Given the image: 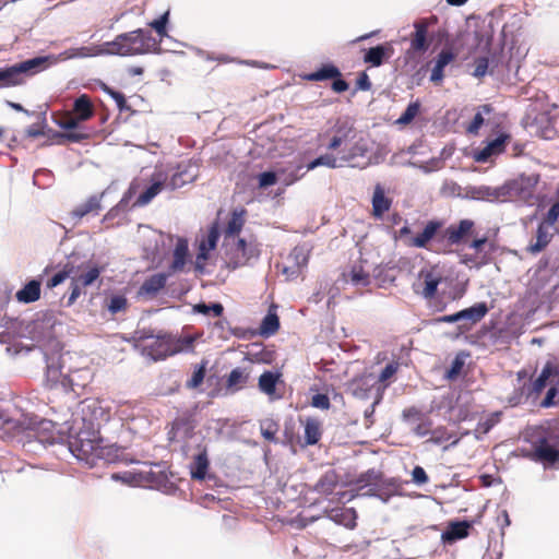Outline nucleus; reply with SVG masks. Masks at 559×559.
Returning a JSON list of instances; mask_svg holds the SVG:
<instances>
[{"label": "nucleus", "instance_id": "nucleus-1", "mask_svg": "<svg viewBox=\"0 0 559 559\" xmlns=\"http://www.w3.org/2000/svg\"><path fill=\"white\" fill-rule=\"evenodd\" d=\"M442 227V221L427 222L423 231L412 238L411 246L438 253L450 252L453 246L465 243L468 237L474 235L475 222L468 218L461 219L457 224H451L439 235Z\"/></svg>", "mask_w": 559, "mask_h": 559}, {"label": "nucleus", "instance_id": "nucleus-2", "mask_svg": "<svg viewBox=\"0 0 559 559\" xmlns=\"http://www.w3.org/2000/svg\"><path fill=\"white\" fill-rule=\"evenodd\" d=\"M169 14V10H166L158 19L148 23V26L158 35L159 40H156L150 31L138 28L120 34L112 41L106 43L107 51L120 56H135L155 51L162 39L168 36Z\"/></svg>", "mask_w": 559, "mask_h": 559}, {"label": "nucleus", "instance_id": "nucleus-3", "mask_svg": "<svg viewBox=\"0 0 559 559\" xmlns=\"http://www.w3.org/2000/svg\"><path fill=\"white\" fill-rule=\"evenodd\" d=\"M91 427L80 429L75 436L69 439V449L72 454L90 467L97 464L99 460L116 462L123 459V449L117 445H104L99 431Z\"/></svg>", "mask_w": 559, "mask_h": 559}, {"label": "nucleus", "instance_id": "nucleus-4", "mask_svg": "<svg viewBox=\"0 0 559 559\" xmlns=\"http://www.w3.org/2000/svg\"><path fill=\"white\" fill-rule=\"evenodd\" d=\"M50 59L51 57H35L11 67L0 68V86L10 87L24 84L25 75H33L47 69L51 64Z\"/></svg>", "mask_w": 559, "mask_h": 559}, {"label": "nucleus", "instance_id": "nucleus-5", "mask_svg": "<svg viewBox=\"0 0 559 559\" xmlns=\"http://www.w3.org/2000/svg\"><path fill=\"white\" fill-rule=\"evenodd\" d=\"M540 181L539 174H520L515 178L507 180L506 197L508 201H520L532 205L536 200V190Z\"/></svg>", "mask_w": 559, "mask_h": 559}, {"label": "nucleus", "instance_id": "nucleus-6", "mask_svg": "<svg viewBox=\"0 0 559 559\" xmlns=\"http://www.w3.org/2000/svg\"><path fill=\"white\" fill-rule=\"evenodd\" d=\"M367 153H368V146H367L366 142L362 139H360L358 141H354L353 145L347 150V153L343 154L340 157V160L342 162L341 164L337 163V158L334 155L323 154V155H320L319 157H317L316 159H313L312 162H310L307 165V170H312L319 166H325L329 168H337V167L342 166L344 163L355 167L356 164H354V160L357 157L366 156Z\"/></svg>", "mask_w": 559, "mask_h": 559}, {"label": "nucleus", "instance_id": "nucleus-7", "mask_svg": "<svg viewBox=\"0 0 559 559\" xmlns=\"http://www.w3.org/2000/svg\"><path fill=\"white\" fill-rule=\"evenodd\" d=\"M443 281L442 270L438 265L424 267L419 271L413 289L417 295L431 300L438 293V286Z\"/></svg>", "mask_w": 559, "mask_h": 559}, {"label": "nucleus", "instance_id": "nucleus-8", "mask_svg": "<svg viewBox=\"0 0 559 559\" xmlns=\"http://www.w3.org/2000/svg\"><path fill=\"white\" fill-rule=\"evenodd\" d=\"M357 136V130L349 119H337L331 129H329L321 139H328L326 148L330 151H336L341 146L352 142Z\"/></svg>", "mask_w": 559, "mask_h": 559}, {"label": "nucleus", "instance_id": "nucleus-9", "mask_svg": "<svg viewBox=\"0 0 559 559\" xmlns=\"http://www.w3.org/2000/svg\"><path fill=\"white\" fill-rule=\"evenodd\" d=\"M142 353L152 360H163L171 354L170 335L141 336Z\"/></svg>", "mask_w": 559, "mask_h": 559}, {"label": "nucleus", "instance_id": "nucleus-10", "mask_svg": "<svg viewBox=\"0 0 559 559\" xmlns=\"http://www.w3.org/2000/svg\"><path fill=\"white\" fill-rule=\"evenodd\" d=\"M302 79L310 82L332 80V90L335 93H344L348 90V83L342 79L340 69L333 63H324L318 70L302 75Z\"/></svg>", "mask_w": 559, "mask_h": 559}, {"label": "nucleus", "instance_id": "nucleus-11", "mask_svg": "<svg viewBox=\"0 0 559 559\" xmlns=\"http://www.w3.org/2000/svg\"><path fill=\"white\" fill-rule=\"evenodd\" d=\"M102 271V267L93 265L88 266L80 274L74 273L71 275V293L67 300L68 307L72 306L78 300L83 288L92 285L99 277Z\"/></svg>", "mask_w": 559, "mask_h": 559}, {"label": "nucleus", "instance_id": "nucleus-12", "mask_svg": "<svg viewBox=\"0 0 559 559\" xmlns=\"http://www.w3.org/2000/svg\"><path fill=\"white\" fill-rule=\"evenodd\" d=\"M511 141V134L502 132L492 140H487L483 147L475 150L474 159L478 163H487L492 157L502 154L507 144Z\"/></svg>", "mask_w": 559, "mask_h": 559}, {"label": "nucleus", "instance_id": "nucleus-13", "mask_svg": "<svg viewBox=\"0 0 559 559\" xmlns=\"http://www.w3.org/2000/svg\"><path fill=\"white\" fill-rule=\"evenodd\" d=\"M437 16L432 15L427 19H420L414 23V33L411 34V50L414 52H425L430 46L428 40V28L431 24H436Z\"/></svg>", "mask_w": 559, "mask_h": 559}, {"label": "nucleus", "instance_id": "nucleus-14", "mask_svg": "<svg viewBox=\"0 0 559 559\" xmlns=\"http://www.w3.org/2000/svg\"><path fill=\"white\" fill-rule=\"evenodd\" d=\"M226 255L228 267L235 270L247 264L252 257L258 255V252L254 247L248 246L245 239L238 238L235 246L226 252Z\"/></svg>", "mask_w": 559, "mask_h": 559}, {"label": "nucleus", "instance_id": "nucleus-15", "mask_svg": "<svg viewBox=\"0 0 559 559\" xmlns=\"http://www.w3.org/2000/svg\"><path fill=\"white\" fill-rule=\"evenodd\" d=\"M456 58V55L452 51V49L444 48L442 49L433 61V67L431 69L430 81L435 85H441L444 79V68L453 62Z\"/></svg>", "mask_w": 559, "mask_h": 559}, {"label": "nucleus", "instance_id": "nucleus-16", "mask_svg": "<svg viewBox=\"0 0 559 559\" xmlns=\"http://www.w3.org/2000/svg\"><path fill=\"white\" fill-rule=\"evenodd\" d=\"M531 457L540 462L555 463L559 460V450L550 445L546 437H542L535 442Z\"/></svg>", "mask_w": 559, "mask_h": 559}, {"label": "nucleus", "instance_id": "nucleus-17", "mask_svg": "<svg viewBox=\"0 0 559 559\" xmlns=\"http://www.w3.org/2000/svg\"><path fill=\"white\" fill-rule=\"evenodd\" d=\"M166 176L163 173L152 175V183L136 199L135 204L143 206L148 204L164 188Z\"/></svg>", "mask_w": 559, "mask_h": 559}, {"label": "nucleus", "instance_id": "nucleus-18", "mask_svg": "<svg viewBox=\"0 0 559 559\" xmlns=\"http://www.w3.org/2000/svg\"><path fill=\"white\" fill-rule=\"evenodd\" d=\"M489 308L486 302H478L474 306L459 311L460 320L465 321L463 328L469 329V326L481 321L488 313Z\"/></svg>", "mask_w": 559, "mask_h": 559}, {"label": "nucleus", "instance_id": "nucleus-19", "mask_svg": "<svg viewBox=\"0 0 559 559\" xmlns=\"http://www.w3.org/2000/svg\"><path fill=\"white\" fill-rule=\"evenodd\" d=\"M301 423L305 429V442L301 445L304 448L308 445H316L322 438V421L316 417H307Z\"/></svg>", "mask_w": 559, "mask_h": 559}, {"label": "nucleus", "instance_id": "nucleus-20", "mask_svg": "<svg viewBox=\"0 0 559 559\" xmlns=\"http://www.w3.org/2000/svg\"><path fill=\"white\" fill-rule=\"evenodd\" d=\"M80 123L87 121L95 115V108L91 97L86 94L80 95L75 98L72 109L70 110Z\"/></svg>", "mask_w": 559, "mask_h": 559}, {"label": "nucleus", "instance_id": "nucleus-21", "mask_svg": "<svg viewBox=\"0 0 559 559\" xmlns=\"http://www.w3.org/2000/svg\"><path fill=\"white\" fill-rule=\"evenodd\" d=\"M488 242V238L486 236H483L480 238H474L471 243L469 248L475 250V254H464L462 255V262L467 265H474V266H481L487 264L488 260L486 258V254L480 255L483 252L484 246Z\"/></svg>", "mask_w": 559, "mask_h": 559}, {"label": "nucleus", "instance_id": "nucleus-22", "mask_svg": "<svg viewBox=\"0 0 559 559\" xmlns=\"http://www.w3.org/2000/svg\"><path fill=\"white\" fill-rule=\"evenodd\" d=\"M188 251V241L183 238L178 239L173 252V262L168 270L169 275L183 271L187 263Z\"/></svg>", "mask_w": 559, "mask_h": 559}, {"label": "nucleus", "instance_id": "nucleus-23", "mask_svg": "<svg viewBox=\"0 0 559 559\" xmlns=\"http://www.w3.org/2000/svg\"><path fill=\"white\" fill-rule=\"evenodd\" d=\"M102 210L100 197L92 195L85 202L75 206L70 215L74 221H81L88 214L97 215Z\"/></svg>", "mask_w": 559, "mask_h": 559}, {"label": "nucleus", "instance_id": "nucleus-24", "mask_svg": "<svg viewBox=\"0 0 559 559\" xmlns=\"http://www.w3.org/2000/svg\"><path fill=\"white\" fill-rule=\"evenodd\" d=\"M210 467V461L207 456V451L204 448L199 454L193 457V461L190 463V475L192 479L195 480H204L207 469Z\"/></svg>", "mask_w": 559, "mask_h": 559}, {"label": "nucleus", "instance_id": "nucleus-25", "mask_svg": "<svg viewBox=\"0 0 559 559\" xmlns=\"http://www.w3.org/2000/svg\"><path fill=\"white\" fill-rule=\"evenodd\" d=\"M550 226L539 223L536 229V240L527 247L530 253L536 254L542 252L551 241L552 233H550Z\"/></svg>", "mask_w": 559, "mask_h": 559}, {"label": "nucleus", "instance_id": "nucleus-26", "mask_svg": "<svg viewBox=\"0 0 559 559\" xmlns=\"http://www.w3.org/2000/svg\"><path fill=\"white\" fill-rule=\"evenodd\" d=\"M168 273H157L147 277L140 287L141 295L154 296L162 290L167 282Z\"/></svg>", "mask_w": 559, "mask_h": 559}, {"label": "nucleus", "instance_id": "nucleus-27", "mask_svg": "<svg viewBox=\"0 0 559 559\" xmlns=\"http://www.w3.org/2000/svg\"><path fill=\"white\" fill-rule=\"evenodd\" d=\"M392 52L393 49L389 44L378 45L365 53L364 61L372 67H380L385 59L391 57Z\"/></svg>", "mask_w": 559, "mask_h": 559}, {"label": "nucleus", "instance_id": "nucleus-28", "mask_svg": "<svg viewBox=\"0 0 559 559\" xmlns=\"http://www.w3.org/2000/svg\"><path fill=\"white\" fill-rule=\"evenodd\" d=\"M251 370L237 367L230 371L226 379V389L231 392L241 390L249 381Z\"/></svg>", "mask_w": 559, "mask_h": 559}, {"label": "nucleus", "instance_id": "nucleus-29", "mask_svg": "<svg viewBox=\"0 0 559 559\" xmlns=\"http://www.w3.org/2000/svg\"><path fill=\"white\" fill-rule=\"evenodd\" d=\"M471 524L467 521L452 522L449 524L447 531L442 533V539L448 543H453L468 536Z\"/></svg>", "mask_w": 559, "mask_h": 559}, {"label": "nucleus", "instance_id": "nucleus-30", "mask_svg": "<svg viewBox=\"0 0 559 559\" xmlns=\"http://www.w3.org/2000/svg\"><path fill=\"white\" fill-rule=\"evenodd\" d=\"M392 200L386 198L384 190L379 185L374 188L372 195V214L377 218H381L391 207Z\"/></svg>", "mask_w": 559, "mask_h": 559}, {"label": "nucleus", "instance_id": "nucleus-31", "mask_svg": "<svg viewBox=\"0 0 559 559\" xmlns=\"http://www.w3.org/2000/svg\"><path fill=\"white\" fill-rule=\"evenodd\" d=\"M504 183L499 187L480 186L476 189L478 199L489 202H507Z\"/></svg>", "mask_w": 559, "mask_h": 559}, {"label": "nucleus", "instance_id": "nucleus-32", "mask_svg": "<svg viewBox=\"0 0 559 559\" xmlns=\"http://www.w3.org/2000/svg\"><path fill=\"white\" fill-rule=\"evenodd\" d=\"M20 302L29 304L39 299L40 297V282L37 280L29 281L16 295Z\"/></svg>", "mask_w": 559, "mask_h": 559}, {"label": "nucleus", "instance_id": "nucleus-33", "mask_svg": "<svg viewBox=\"0 0 559 559\" xmlns=\"http://www.w3.org/2000/svg\"><path fill=\"white\" fill-rule=\"evenodd\" d=\"M280 330V319L275 311L269 310L267 314L263 318L258 334L263 337H270L277 333Z\"/></svg>", "mask_w": 559, "mask_h": 559}, {"label": "nucleus", "instance_id": "nucleus-34", "mask_svg": "<svg viewBox=\"0 0 559 559\" xmlns=\"http://www.w3.org/2000/svg\"><path fill=\"white\" fill-rule=\"evenodd\" d=\"M195 341L197 336L194 335H170L171 354L176 355L183 352H192L194 348Z\"/></svg>", "mask_w": 559, "mask_h": 559}, {"label": "nucleus", "instance_id": "nucleus-35", "mask_svg": "<svg viewBox=\"0 0 559 559\" xmlns=\"http://www.w3.org/2000/svg\"><path fill=\"white\" fill-rule=\"evenodd\" d=\"M281 373H275L272 371H264L258 382V386L261 392L265 393L269 396H273L276 391V384L280 381Z\"/></svg>", "mask_w": 559, "mask_h": 559}, {"label": "nucleus", "instance_id": "nucleus-36", "mask_svg": "<svg viewBox=\"0 0 559 559\" xmlns=\"http://www.w3.org/2000/svg\"><path fill=\"white\" fill-rule=\"evenodd\" d=\"M189 168V166H186L183 169H181V166L178 167L179 170L171 176L168 183L173 190L179 189L197 179V173H191Z\"/></svg>", "mask_w": 559, "mask_h": 559}, {"label": "nucleus", "instance_id": "nucleus-37", "mask_svg": "<svg viewBox=\"0 0 559 559\" xmlns=\"http://www.w3.org/2000/svg\"><path fill=\"white\" fill-rule=\"evenodd\" d=\"M338 484L337 475L334 471H329L321 476L316 485V490L323 495H331Z\"/></svg>", "mask_w": 559, "mask_h": 559}, {"label": "nucleus", "instance_id": "nucleus-38", "mask_svg": "<svg viewBox=\"0 0 559 559\" xmlns=\"http://www.w3.org/2000/svg\"><path fill=\"white\" fill-rule=\"evenodd\" d=\"M260 431L262 437L273 443H277L276 435L280 431V425L273 418H265L260 421Z\"/></svg>", "mask_w": 559, "mask_h": 559}, {"label": "nucleus", "instance_id": "nucleus-39", "mask_svg": "<svg viewBox=\"0 0 559 559\" xmlns=\"http://www.w3.org/2000/svg\"><path fill=\"white\" fill-rule=\"evenodd\" d=\"M382 474L376 469H368L365 473H361L355 480L354 484L358 488H364L368 486H378L381 483Z\"/></svg>", "mask_w": 559, "mask_h": 559}, {"label": "nucleus", "instance_id": "nucleus-40", "mask_svg": "<svg viewBox=\"0 0 559 559\" xmlns=\"http://www.w3.org/2000/svg\"><path fill=\"white\" fill-rule=\"evenodd\" d=\"M246 211L241 210L240 212L234 211L231 213V216L227 223V226L225 228V235L228 236H236L238 235L245 224V215Z\"/></svg>", "mask_w": 559, "mask_h": 559}, {"label": "nucleus", "instance_id": "nucleus-41", "mask_svg": "<svg viewBox=\"0 0 559 559\" xmlns=\"http://www.w3.org/2000/svg\"><path fill=\"white\" fill-rule=\"evenodd\" d=\"M552 373V369L550 367L549 364H547L540 374L537 377V379L530 385L528 390H527V395H532V394H539L546 386V383L549 379V377L551 376Z\"/></svg>", "mask_w": 559, "mask_h": 559}, {"label": "nucleus", "instance_id": "nucleus-42", "mask_svg": "<svg viewBox=\"0 0 559 559\" xmlns=\"http://www.w3.org/2000/svg\"><path fill=\"white\" fill-rule=\"evenodd\" d=\"M346 281L357 286H368L370 283V275L366 272L362 266L354 265L347 274Z\"/></svg>", "mask_w": 559, "mask_h": 559}, {"label": "nucleus", "instance_id": "nucleus-43", "mask_svg": "<svg viewBox=\"0 0 559 559\" xmlns=\"http://www.w3.org/2000/svg\"><path fill=\"white\" fill-rule=\"evenodd\" d=\"M53 139L57 140V143L63 144L64 142L79 143L86 139H88V134L78 129L68 130L66 132H56Z\"/></svg>", "mask_w": 559, "mask_h": 559}, {"label": "nucleus", "instance_id": "nucleus-44", "mask_svg": "<svg viewBox=\"0 0 559 559\" xmlns=\"http://www.w3.org/2000/svg\"><path fill=\"white\" fill-rule=\"evenodd\" d=\"M75 266L72 263H67L61 271L52 275L47 281V287L53 288L63 283L68 277L74 274Z\"/></svg>", "mask_w": 559, "mask_h": 559}, {"label": "nucleus", "instance_id": "nucleus-45", "mask_svg": "<svg viewBox=\"0 0 559 559\" xmlns=\"http://www.w3.org/2000/svg\"><path fill=\"white\" fill-rule=\"evenodd\" d=\"M218 231L215 227L211 228L205 238L201 239L199 243V251L206 253L207 255L212 250L215 249L218 240Z\"/></svg>", "mask_w": 559, "mask_h": 559}, {"label": "nucleus", "instance_id": "nucleus-46", "mask_svg": "<svg viewBox=\"0 0 559 559\" xmlns=\"http://www.w3.org/2000/svg\"><path fill=\"white\" fill-rule=\"evenodd\" d=\"M501 418L500 412H495L490 414L486 419L479 421L475 429L476 433L486 435L488 433L499 421Z\"/></svg>", "mask_w": 559, "mask_h": 559}, {"label": "nucleus", "instance_id": "nucleus-47", "mask_svg": "<svg viewBox=\"0 0 559 559\" xmlns=\"http://www.w3.org/2000/svg\"><path fill=\"white\" fill-rule=\"evenodd\" d=\"M55 122L66 131L78 129L80 121L75 119L71 111H66L55 119Z\"/></svg>", "mask_w": 559, "mask_h": 559}, {"label": "nucleus", "instance_id": "nucleus-48", "mask_svg": "<svg viewBox=\"0 0 559 559\" xmlns=\"http://www.w3.org/2000/svg\"><path fill=\"white\" fill-rule=\"evenodd\" d=\"M206 371V361H203L198 368L194 369L191 378L187 381V388L197 389L203 383Z\"/></svg>", "mask_w": 559, "mask_h": 559}, {"label": "nucleus", "instance_id": "nucleus-49", "mask_svg": "<svg viewBox=\"0 0 559 559\" xmlns=\"http://www.w3.org/2000/svg\"><path fill=\"white\" fill-rule=\"evenodd\" d=\"M419 110H420V105L418 102L408 104L405 111L397 119V122L401 124L411 123L414 120V118L419 114Z\"/></svg>", "mask_w": 559, "mask_h": 559}, {"label": "nucleus", "instance_id": "nucleus-50", "mask_svg": "<svg viewBox=\"0 0 559 559\" xmlns=\"http://www.w3.org/2000/svg\"><path fill=\"white\" fill-rule=\"evenodd\" d=\"M127 306H128L127 298L121 295H116L110 298L109 304H108V310L115 314L120 311H124L127 309Z\"/></svg>", "mask_w": 559, "mask_h": 559}, {"label": "nucleus", "instance_id": "nucleus-51", "mask_svg": "<svg viewBox=\"0 0 559 559\" xmlns=\"http://www.w3.org/2000/svg\"><path fill=\"white\" fill-rule=\"evenodd\" d=\"M463 367H464V360L460 356H456L452 360L450 368L447 370L445 378L448 380L457 379L463 370Z\"/></svg>", "mask_w": 559, "mask_h": 559}, {"label": "nucleus", "instance_id": "nucleus-52", "mask_svg": "<svg viewBox=\"0 0 559 559\" xmlns=\"http://www.w3.org/2000/svg\"><path fill=\"white\" fill-rule=\"evenodd\" d=\"M431 436L429 441L435 444H440L442 442L449 441L453 435H451L445 427H438L431 430Z\"/></svg>", "mask_w": 559, "mask_h": 559}, {"label": "nucleus", "instance_id": "nucleus-53", "mask_svg": "<svg viewBox=\"0 0 559 559\" xmlns=\"http://www.w3.org/2000/svg\"><path fill=\"white\" fill-rule=\"evenodd\" d=\"M194 311L202 314H209L210 312H213L215 317H221L224 311V308L221 304H198L194 306Z\"/></svg>", "mask_w": 559, "mask_h": 559}, {"label": "nucleus", "instance_id": "nucleus-54", "mask_svg": "<svg viewBox=\"0 0 559 559\" xmlns=\"http://www.w3.org/2000/svg\"><path fill=\"white\" fill-rule=\"evenodd\" d=\"M559 219V201L555 202L550 209L547 211L545 216L542 219V223L552 226L555 225Z\"/></svg>", "mask_w": 559, "mask_h": 559}, {"label": "nucleus", "instance_id": "nucleus-55", "mask_svg": "<svg viewBox=\"0 0 559 559\" xmlns=\"http://www.w3.org/2000/svg\"><path fill=\"white\" fill-rule=\"evenodd\" d=\"M311 405L316 408L329 409L331 407V402L326 394L318 393L312 396Z\"/></svg>", "mask_w": 559, "mask_h": 559}, {"label": "nucleus", "instance_id": "nucleus-56", "mask_svg": "<svg viewBox=\"0 0 559 559\" xmlns=\"http://www.w3.org/2000/svg\"><path fill=\"white\" fill-rule=\"evenodd\" d=\"M418 421L419 423L414 428L415 435L424 437L431 432L432 421L429 418L424 417L421 420Z\"/></svg>", "mask_w": 559, "mask_h": 559}, {"label": "nucleus", "instance_id": "nucleus-57", "mask_svg": "<svg viewBox=\"0 0 559 559\" xmlns=\"http://www.w3.org/2000/svg\"><path fill=\"white\" fill-rule=\"evenodd\" d=\"M484 117H483V112L481 111H478L473 120L469 122V124L466 127V131L467 133H471V134H477L479 129L481 128V126L484 124Z\"/></svg>", "mask_w": 559, "mask_h": 559}, {"label": "nucleus", "instance_id": "nucleus-58", "mask_svg": "<svg viewBox=\"0 0 559 559\" xmlns=\"http://www.w3.org/2000/svg\"><path fill=\"white\" fill-rule=\"evenodd\" d=\"M277 181L276 174L273 171H265L259 175V187L267 188L275 185Z\"/></svg>", "mask_w": 559, "mask_h": 559}, {"label": "nucleus", "instance_id": "nucleus-59", "mask_svg": "<svg viewBox=\"0 0 559 559\" xmlns=\"http://www.w3.org/2000/svg\"><path fill=\"white\" fill-rule=\"evenodd\" d=\"M412 480L417 485H424L428 483L429 478L425 469L417 465L413 468Z\"/></svg>", "mask_w": 559, "mask_h": 559}, {"label": "nucleus", "instance_id": "nucleus-60", "mask_svg": "<svg viewBox=\"0 0 559 559\" xmlns=\"http://www.w3.org/2000/svg\"><path fill=\"white\" fill-rule=\"evenodd\" d=\"M397 369H399L397 362L388 364L381 371V373L379 376V381H381V382L388 381L391 377H393L396 373Z\"/></svg>", "mask_w": 559, "mask_h": 559}, {"label": "nucleus", "instance_id": "nucleus-61", "mask_svg": "<svg viewBox=\"0 0 559 559\" xmlns=\"http://www.w3.org/2000/svg\"><path fill=\"white\" fill-rule=\"evenodd\" d=\"M371 86L372 84L368 74L365 71L360 72L356 80V88L360 91H369L371 90Z\"/></svg>", "mask_w": 559, "mask_h": 559}, {"label": "nucleus", "instance_id": "nucleus-62", "mask_svg": "<svg viewBox=\"0 0 559 559\" xmlns=\"http://www.w3.org/2000/svg\"><path fill=\"white\" fill-rule=\"evenodd\" d=\"M403 417L406 420H421L424 417H426L420 409L417 407H408L403 411Z\"/></svg>", "mask_w": 559, "mask_h": 559}, {"label": "nucleus", "instance_id": "nucleus-63", "mask_svg": "<svg viewBox=\"0 0 559 559\" xmlns=\"http://www.w3.org/2000/svg\"><path fill=\"white\" fill-rule=\"evenodd\" d=\"M44 127H45V122H43V123H35V124H32V126H29V127L25 130V134H26V136H28V138H38V136H41V135H44V134H45Z\"/></svg>", "mask_w": 559, "mask_h": 559}, {"label": "nucleus", "instance_id": "nucleus-64", "mask_svg": "<svg viewBox=\"0 0 559 559\" xmlns=\"http://www.w3.org/2000/svg\"><path fill=\"white\" fill-rule=\"evenodd\" d=\"M488 69V60L486 58H480L477 60L475 70H474V76L481 78L487 73Z\"/></svg>", "mask_w": 559, "mask_h": 559}]
</instances>
